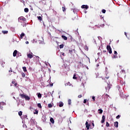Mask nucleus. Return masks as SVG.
Wrapping results in <instances>:
<instances>
[{"label":"nucleus","mask_w":130,"mask_h":130,"mask_svg":"<svg viewBox=\"0 0 130 130\" xmlns=\"http://www.w3.org/2000/svg\"><path fill=\"white\" fill-rule=\"evenodd\" d=\"M37 58H39V57L36 56Z\"/></svg>","instance_id":"57"},{"label":"nucleus","mask_w":130,"mask_h":130,"mask_svg":"<svg viewBox=\"0 0 130 130\" xmlns=\"http://www.w3.org/2000/svg\"><path fill=\"white\" fill-rule=\"evenodd\" d=\"M62 9L63 12H66V7H62Z\"/></svg>","instance_id":"38"},{"label":"nucleus","mask_w":130,"mask_h":130,"mask_svg":"<svg viewBox=\"0 0 130 130\" xmlns=\"http://www.w3.org/2000/svg\"><path fill=\"white\" fill-rule=\"evenodd\" d=\"M81 8L82 9H86V10H87V9H89V6H88V5H82Z\"/></svg>","instance_id":"6"},{"label":"nucleus","mask_w":130,"mask_h":130,"mask_svg":"<svg viewBox=\"0 0 130 130\" xmlns=\"http://www.w3.org/2000/svg\"><path fill=\"white\" fill-rule=\"evenodd\" d=\"M105 79H106L107 80H108V79H109V75L108 74H106V76L105 77Z\"/></svg>","instance_id":"22"},{"label":"nucleus","mask_w":130,"mask_h":130,"mask_svg":"<svg viewBox=\"0 0 130 130\" xmlns=\"http://www.w3.org/2000/svg\"><path fill=\"white\" fill-rule=\"evenodd\" d=\"M106 126L107 127H109V123H108V122H106Z\"/></svg>","instance_id":"37"},{"label":"nucleus","mask_w":130,"mask_h":130,"mask_svg":"<svg viewBox=\"0 0 130 130\" xmlns=\"http://www.w3.org/2000/svg\"><path fill=\"white\" fill-rule=\"evenodd\" d=\"M59 48H63V44L60 45Z\"/></svg>","instance_id":"35"},{"label":"nucleus","mask_w":130,"mask_h":130,"mask_svg":"<svg viewBox=\"0 0 130 130\" xmlns=\"http://www.w3.org/2000/svg\"><path fill=\"white\" fill-rule=\"evenodd\" d=\"M63 106V103L62 102H60L59 104V107H62Z\"/></svg>","instance_id":"15"},{"label":"nucleus","mask_w":130,"mask_h":130,"mask_svg":"<svg viewBox=\"0 0 130 130\" xmlns=\"http://www.w3.org/2000/svg\"><path fill=\"white\" fill-rule=\"evenodd\" d=\"M26 26V24H25L24 25H23V27H25Z\"/></svg>","instance_id":"56"},{"label":"nucleus","mask_w":130,"mask_h":130,"mask_svg":"<svg viewBox=\"0 0 130 130\" xmlns=\"http://www.w3.org/2000/svg\"><path fill=\"white\" fill-rule=\"evenodd\" d=\"M21 76L22 78H25V77H26V74H25V73H21Z\"/></svg>","instance_id":"24"},{"label":"nucleus","mask_w":130,"mask_h":130,"mask_svg":"<svg viewBox=\"0 0 130 130\" xmlns=\"http://www.w3.org/2000/svg\"><path fill=\"white\" fill-rule=\"evenodd\" d=\"M103 52H104V53H106L107 51H106V50H103Z\"/></svg>","instance_id":"50"},{"label":"nucleus","mask_w":130,"mask_h":130,"mask_svg":"<svg viewBox=\"0 0 130 130\" xmlns=\"http://www.w3.org/2000/svg\"><path fill=\"white\" fill-rule=\"evenodd\" d=\"M65 86H72L71 82H68V83H65Z\"/></svg>","instance_id":"19"},{"label":"nucleus","mask_w":130,"mask_h":130,"mask_svg":"<svg viewBox=\"0 0 130 130\" xmlns=\"http://www.w3.org/2000/svg\"><path fill=\"white\" fill-rule=\"evenodd\" d=\"M62 55L64 56V53H62Z\"/></svg>","instance_id":"52"},{"label":"nucleus","mask_w":130,"mask_h":130,"mask_svg":"<svg viewBox=\"0 0 130 130\" xmlns=\"http://www.w3.org/2000/svg\"><path fill=\"white\" fill-rule=\"evenodd\" d=\"M34 113V114H38V111L36 110Z\"/></svg>","instance_id":"36"},{"label":"nucleus","mask_w":130,"mask_h":130,"mask_svg":"<svg viewBox=\"0 0 130 130\" xmlns=\"http://www.w3.org/2000/svg\"><path fill=\"white\" fill-rule=\"evenodd\" d=\"M107 49L110 54H111V53H112V49H111V47L110 46V45L107 46Z\"/></svg>","instance_id":"2"},{"label":"nucleus","mask_w":130,"mask_h":130,"mask_svg":"<svg viewBox=\"0 0 130 130\" xmlns=\"http://www.w3.org/2000/svg\"><path fill=\"white\" fill-rule=\"evenodd\" d=\"M105 121V119H102L101 122L102 123H104Z\"/></svg>","instance_id":"40"},{"label":"nucleus","mask_w":130,"mask_h":130,"mask_svg":"<svg viewBox=\"0 0 130 130\" xmlns=\"http://www.w3.org/2000/svg\"><path fill=\"white\" fill-rule=\"evenodd\" d=\"M79 98H82V94H80L78 96Z\"/></svg>","instance_id":"43"},{"label":"nucleus","mask_w":130,"mask_h":130,"mask_svg":"<svg viewBox=\"0 0 130 130\" xmlns=\"http://www.w3.org/2000/svg\"><path fill=\"white\" fill-rule=\"evenodd\" d=\"M19 96L20 97H21V98H22L23 99H25V97H26V95L24 94H22V93H20L19 94Z\"/></svg>","instance_id":"11"},{"label":"nucleus","mask_w":130,"mask_h":130,"mask_svg":"<svg viewBox=\"0 0 130 130\" xmlns=\"http://www.w3.org/2000/svg\"><path fill=\"white\" fill-rule=\"evenodd\" d=\"M92 100H93V101H95V96H92Z\"/></svg>","instance_id":"46"},{"label":"nucleus","mask_w":130,"mask_h":130,"mask_svg":"<svg viewBox=\"0 0 130 130\" xmlns=\"http://www.w3.org/2000/svg\"><path fill=\"white\" fill-rule=\"evenodd\" d=\"M22 114H23V112L22 111H19L18 112V115H19V116H22Z\"/></svg>","instance_id":"25"},{"label":"nucleus","mask_w":130,"mask_h":130,"mask_svg":"<svg viewBox=\"0 0 130 130\" xmlns=\"http://www.w3.org/2000/svg\"><path fill=\"white\" fill-rule=\"evenodd\" d=\"M69 53H70V54H73V50H69Z\"/></svg>","instance_id":"39"},{"label":"nucleus","mask_w":130,"mask_h":130,"mask_svg":"<svg viewBox=\"0 0 130 130\" xmlns=\"http://www.w3.org/2000/svg\"><path fill=\"white\" fill-rule=\"evenodd\" d=\"M25 100H30V97L28 96V95H25V98H24Z\"/></svg>","instance_id":"23"},{"label":"nucleus","mask_w":130,"mask_h":130,"mask_svg":"<svg viewBox=\"0 0 130 130\" xmlns=\"http://www.w3.org/2000/svg\"><path fill=\"white\" fill-rule=\"evenodd\" d=\"M38 97L39 98V99H41V98L42 97V94L40 93H38Z\"/></svg>","instance_id":"16"},{"label":"nucleus","mask_w":130,"mask_h":130,"mask_svg":"<svg viewBox=\"0 0 130 130\" xmlns=\"http://www.w3.org/2000/svg\"><path fill=\"white\" fill-rule=\"evenodd\" d=\"M114 52L115 55L113 56V58H117V52L116 51H114Z\"/></svg>","instance_id":"7"},{"label":"nucleus","mask_w":130,"mask_h":130,"mask_svg":"<svg viewBox=\"0 0 130 130\" xmlns=\"http://www.w3.org/2000/svg\"><path fill=\"white\" fill-rule=\"evenodd\" d=\"M22 69L24 72H27V68H26V67H22Z\"/></svg>","instance_id":"27"},{"label":"nucleus","mask_w":130,"mask_h":130,"mask_svg":"<svg viewBox=\"0 0 130 130\" xmlns=\"http://www.w3.org/2000/svg\"><path fill=\"white\" fill-rule=\"evenodd\" d=\"M85 125H86V127L87 129H89L90 128V126H91V125L88 123V121L86 122Z\"/></svg>","instance_id":"5"},{"label":"nucleus","mask_w":130,"mask_h":130,"mask_svg":"<svg viewBox=\"0 0 130 130\" xmlns=\"http://www.w3.org/2000/svg\"><path fill=\"white\" fill-rule=\"evenodd\" d=\"M2 33L3 34H8V33H9V31L8 30H2Z\"/></svg>","instance_id":"18"},{"label":"nucleus","mask_w":130,"mask_h":130,"mask_svg":"<svg viewBox=\"0 0 130 130\" xmlns=\"http://www.w3.org/2000/svg\"><path fill=\"white\" fill-rule=\"evenodd\" d=\"M79 64H82V62H81V61L79 62Z\"/></svg>","instance_id":"54"},{"label":"nucleus","mask_w":130,"mask_h":130,"mask_svg":"<svg viewBox=\"0 0 130 130\" xmlns=\"http://www.w3.org/2000/svg\"><path fill=\"white\" fill-rule=\"evenodd\" d=\"M118 76H119L120 78H124L125 77V71L124 70H122L118 73Z\"/></svg>","instance_id":"1"},{"label":"nucleus","mask_w":130,"mask_h":130,"mask_svg":"<svg viewBox=\"0 0 130 130\" xmlns=\"http://www.w3.org/2000/svg\"><path fill=\"white\" fill-rule=\"evenodd\" d=\"M96 67H99V64H96Z\"/></svg>","instance_id":"55"},{"label":"nucleus","mask_w":130,"mask_h":130,"mask_svg":"<svg viewBox=\"0 0 130 130\" xmlns=\"http://www.w3.org/2000/svg\"><path fill=\"white\" fill-rule=\"evenodd\" d=\"M18 22H21V21H23V22L26 21V18L23 16H20L18 19Z\"/></svg>","instance_id":"3"},{"label":"nucleus","mask_w":130,"mask_h":130,"mask_svg":"<svg viewBox=\"0 0 130 130\" xmlns=\"http://www.w3.org/2000/svg\"><path fill=\"white\" fill-rule=\"evenodd\" d=\"M92 126H94V123H92Z\"/></svg>","instance_id":"53"},{"label":"nucleus","mask_w":130,"mask_h":130,"mask_svg":"<svg viewBox=\"0 0 130 130\" xmlns=\"http://www.w3.org/2000/svg\"><path fill=\"white\" fill-rule=\"evenodd\" d=\"M51 86H52V84H51Z\"/></svg>","instance_id":"59"},{"label":"nucleus","mask_w":130,"mask_h":130,"mask_svg":"<svg viewBox=\"0 0 130 130\" xmlns=\"http://www.w3.org/2000/svg\"><path fill=\"white\" fill-rule=\"evenodd\" d=\"M68 104H69V105H71L72 104V100H68Z\"/></svg>","instance_id":"30"},{"label":"nucleus","mask_w":130,"mask_h":130,"mask_svg":"<svg viewBox=\"0 0 130 130\" xmlns=\"http://www.w3.org/2000/svg\"><path fill=\"white\" fill-rule=\"evenodd\" d=\"M9 73H12L13 72V69H12V68H10V70H9Z\"/></svg>","instance_id":"41"},{"label":"nucleus","mask_w":130,"mask_h":130,"mask_svg":"<svg viewBox=\"0 0 130 130\" xmlns=\"http://www.w3.org/2000/svg\"><path fill=\"white\" fill-rule=\"evenodd\" d=\"M105 88L106 91H109V90H110V85H109L108 83H106Z\"/></svg>","instance_id":"4"},{"label":"nucleus","mask_w":130,"mask_h":130,"mask_svg":"<svg viewBox=\"0 0 130 130\" xmlns=\"http://www.w3.org/2000/svg\"><path fill=\"white\" fill-rule=\"evenodd\" d=\"M15 83H16V81H13L12 82V84H15Z\"/></svg>","instance_id":"45"},{"label":"nucleus","mask_w":130,"mask_h":130,"mask_svg":"<svg viewBox=\"0 0 130 130\" xmlns=\"http://www.w3.org/2000/svg\"><path fill=\"white\" fill-rule=\"evenodd\" d=\"M38 20H39L40 21H42V17H41V16H38Z\"/></svg>","instance_id":"31"},{"label":"nucleus","mask_w":130,"mask_h":130,"mask_svg":"<svg viewBox=\"0 0 130 130\" xmlns=\"http://www.w3.org/2000/svg\"><path fill=\"white\" fill-rule=\"evenodd\" d=\"M24 36H25V34L22 33L20 35V39H23V37H24Z\"/></svg>","instance_id":"20"},{"label":"nucleus","mask_w":130,"mask_h":130,"mask_svg":"<svg viewBox=\"0 0 130 130\" xmlns=\"http://www.w3.org/2000/svg\"><path fill=\"white\" fill-rule=\"evenodd\" d=\"M83 103L86 104L87 103V100H84Z\"/></svg>","instance_id":"42"},{"label":"nucleus","mask_w":130,"mask_h":130,"mask_svg":"<svg viewBox=\"0 0 130 130\" xmlns=\"http://www.w3.org/2000/svg\"><path fill=\"white\" fill-rule=\"evenodd\" d=\"M43 26H44V27H46V25H45V24L44 23V22H43Z\"/></svg>","instance_id":"49"},{"label":"nucleus","mask_w":130,"mask_h":130,"mask_svg":"<svg viewBox=\"0 0 130 130\" xmlns=\"http://www.w3.org/2000/svg\"><path fill=\"white\" fill-rule=\"evenodd\" d=\"M48 107L49 108H51L52 107V104H49L48 105Z\"/></svg>","instance_id":"28"},{"label":"nucleus","mask_w":130,"mask_h":130,"mask_svg":"<svg viewBox=\"0 0 130 130\" xmlns=\"http://www.w3.org/2000/svg\"><path fill=\"white\" fill-rule=\"evenodd\" d=\"M124 34H125V35L126 37L127 36V35L126 34V32H124Z\"/></svg>","instance_id":"48"},{"label":"nucleus","mask_w":130,"mask_h":130,"mask_svg":"<svg viewBox=\"0 0 130 130\" xmlns=\"http://www.w3.org/2000/svg\"><path fill=\"white\" fill-rule=\"evenodd\" d=\"M24 12H25V13H28V12H29V9L25 8L24 9Z\"/></svg>","instance_id":"26"},{"label":"nucleus","mask_w":130,"mask_h":130,"mask_svg":"<svg viewBox=\"0 0 130 130\" xmlns=\"http://www.w3.org/2000/svg\"><path fill=\"white\" fill-rule=\"evenodd\" d=\"M31 130H32V129H31Z\"/></svg>","instance_id":"60"},{"label":"nucleus","mask_w":130,"mask_h":130,"mask_svg":"<svg viewBox=\"0 0 130 130\" xmlns=\"http://www.w3.org/2000/svg\"><path fill=\"white\" fill-rule=\"evenodd\" d=\"M46 1L47 0H42L41 3H42L43 5H46Z\"/></svg>","instance_id":"17"},{"label":"nucleus","mask_w":130,"mask_h":130,"mask_svg":"<svg viewBox=\"0 0 130 130\" xmlns=\"http://www.w3.org/2000/svg\"><path fill=\"white\" fill-rule=\"evenodd\" d=\"M25 43H26V44H29V42L26 41V42H25Z\"/></svg>","instance_id":"47"},{"label":"nucleus","mask_w":130,"mask_h":130,"mask_svg":"<svg viewBox=\"0 0 130 130\" xmlns=\"http://www.w3.org/2000/svg\"><path fill=\"white\" fill-rule=\"evenodd\" d=\"M18 53V51L17 50H15L13 52V56L15 57V56H17V54Z\"/></svg>","instance_id":"9"},{"label":"nucleus","mask_w":130,"mask_h":130,"mask_svg":"<svg viewBox=\"0 0 130 130\" xmlns=\"http://www.w3.org/2000/svg\"><path fill=\"white\" fill-rule=\"evenodd\" d=\"M102 119H105V115H103Z\"/></svg>","instance_id":"44"},{"label":"nucleus","mask_w":130,"mask_h":130,"mask_svg":"<svg viewBox=\"0 0 130 130\" xmlns=\"http://www.w3.org/2000/svg\"><path fill=\"white\" fill-rule=\"evenodd\" d=\"M120 115H118L116 117V119H119V118H120Z\"/></svg>","instance_id":"33"},{"label":"nucleus","mask_w":130,"mask_h":130,"mask_svg":"<svg viewBox=\"0 0 130 130\" xmlns=\"http://www.w3.org/2000/svg\"><path fill=\"white\" fill-rule=\"evenodd\" d=\"M76 74H74L73 77V79H74V80H77V77H76Z\"/></svg>","instance_id":"32"},{"label":"nucleus","mask_w":130,"mask_h":130,"mask_svg":"<svg viewBox=\"0 0 130 130\" xmlns=\"http://www.w3.org/2000/svg\"><path fill=\"white\" fill-rule=\"evenodd\" d=\"M102 13L103 14H105V13H106V10H105V9H103L102 10Z\"/></svg>","instance_id":"34"},{"label":"nucleus","mask_w":130,"mask_h":130,"mask_svg":"<svg viewBox=\"0 0 130 130\" xmlns=\"http://www.w3.org/2000/svg\"><path fill=\"white\" fill-rule=\"evenodd\" d=\"M50 121L51 122V123H54V119H53V118H50Z\"/></svg>","instance_id":"21"},{"label":"nucleus","mask_w":130,"mask_h":130,"mask_svg":"<svg viewBox=\"0 0 130 130\" xmlns=\"http://www.w3.org/2000/svg\"><path fill=\"white\" fill-rule=\"evenodd\" d=\"M38 107H39V108H42V106H41V104L39 103L38 104Z\"/></svg>","instance_id":"29"},{"label":"nucleus","mask_w":130,"mask_h":130,"mask_svg":"<svg viewBox=\"0 0 130 130\" xmlns=\"http://www.w3.org/2000/svg\"><path fill=\"white\" fill-rule=\"evenodd\" d=\"M0 63L2 66V67H3V68H5V64H6V62H5V61H0Z\"/></svg>","instance_id":"8"},{"label":"nucleus","mask_w":130,"mask_h":130,"mask_svg":"<svg viewBox=\"0 0 130 130\" xmlns=\"http://www.w3.org/2000/svg\"><path fill=\"white\" fill-rule=\"evenodd\" d=\"M61 38H62V39H63L64 40H68V37H66V36H61Z\"/></svg>","instance_id":"14"},{"label":"nucleus","mask_w":130,"mask_h":130,"mask_svg":"<svg viewBox=\"0 0 130 130\" xmlns=\"http://www.w3.org/2000/svg\"><path fill=\"white\" fill-rule=\"evenodd\" d=\"M114 126H115V127H118V122L116 121L114 122Z\"/></svg>","instance_id":"12"},{"label":"nucleus","mask_w":130,"mask_h":130,"mask_svg":"<svg viewBox=\"0 0 130 130\" xmlns=\"http://www.w3.org/2000/svg\"><path fill=\"white\" fill-rule=\"evenodd\" d=\"M51 86H52V84H51Z\"/></svg>","instance_id":"58"},{"label":"nucleus","mask_w":130,"mask_h":130,"mask_svg":"<svg viewBox=\"0 0 130 130\" xmlns=\"http://www.w3.org/2000/svg\"><path fill=\"white\" fill-rule=\"evenodd\" d=\"M17 85H18V84L17 83H15V84H14V86H17Z\"/></svg>","instance_id":"51"},{"label":"nucleus","mask_w":130,"mask_h":130,"mask_svg":"<svg viewBox=\"0 0 130 130\" xmlns=\"http://www.w3.org/2000/svg\"><path fill=\"white\" fill-rule=\"evenodd\" d=\"M33 53H31V54H27V57L28 58H32V57H33Z\"/></svg>","instance_id":"10"},{"label":"nucleus","mask_w":130,"mask_h":130,"mask_svg":"<svg viewBox=\"0 0 130 130\" xmlns=\"http://www.w3.org/2000/svg\"><path fill=\"white\" fill-rule=\"evenodd\" d=\"M103 113V110L100 109L98 110V113H99L100 114H102V113Z\"/></svg>","instance_id":"13"}]
</instances>
